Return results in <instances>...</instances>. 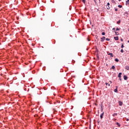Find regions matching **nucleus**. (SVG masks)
<instances>
[{"label":"nucleus","mask_w":129,"mask_h":129,"mask_svg":"<svg viewBox=\"0 0 129 129\" xmlns=\"http://www.w3.org/2000/svg\"><path fill=\"white\" fill-rule=\"evenodd\" d=\"M117 24H118V25H119V24H120V20L118 21Z\"/></svg>","instance_id":"nucleus-17"},{"label":"nucleus","mask_w":129,"mask_h":129,"mask_svg":"<svg viewBox=\"0 0 129 129\" xmlns=\"http://www.w3.org/2000/svg\"><path fill=\"white\" fill-rule=\"evenodd\" d=\"M105 40V37L104 36H103L102 38H101V42H103Z\"/></svg>","instance_id":"nucleus-1"},{"label":"nucleus","mask_w":129,"mask_h":129,"mask_svg":"<svg viewBox=\"0 0 129 129\" xmlns=\"http://www.w3.org/2000/svg\"><path fill=\"white\" fill-rule=\"evenodd\" d=\"M115 61L116 62H118V61H119V60L118 59H117V58H115Z\"/></svg>","instance_id":"nucleus-14"},{"label":"nucleus","mask_w":129,"mask_h":129,"mask_svg":"<svg viewBox=\"0 0 129 129\" xmlns=\"http://www.w3.org/2000/svg\"><path fill=\"white\" fill-rule=\"evenodd\" d=\"M125 69H126V70H129V67L128 66H126L125 67Z\"/></svg>","instance_id":"nucleus-10"},{"label":"nucleus","mask_w":129,"mask_h":129,"mask_svg":"<svg viewBox=\"0 0 129 129\" xmlns=\"http://www.w3.org/2000/svg\"><path fill=\"white\" fill-rule=\"evenodd\" d=\"M128 43H129V40L127 41Z\"/></svg>","instance_id":"nucleus-36"},{"label":"nucleus","mask_w":129,"mask_h":129,"mask_svg":"<svg viewBox=\"0 0 129 129\" xmlns=\"http://www.w3.org/2000/svg\"><path fill=\"white\" fill-rule=\"evenodd\" d=\"M102 36H104V35H105V32H102Z\"/></svg>","instance_id":"nucleus-22"},{"label":"nucleus","mask_w":129,"mask_h":129,"mask_svg":"<svg viewBox=\"0 0 129 129\" xmlns=\"http://www.w3.org/2000/svg\"><path fill=\"white\" fill-rule=\"evenodd\" d=\"M101 111H102V112L103 111V109H101Z\"/></svg>","instance_id":"nucleus-32"},{"label":"nucleus","mask_w":129,"mask_h":129,"mask_svg":"<svg viewBox=\"0 0 129 129\" xmlns=\"http://www.w3.org/2000/svg\"><path fill=\"white\" fill-rule=\"evenodd\" d=\"M114 92H117V88H116L114 90Z\"/></svg>","instance_id":"nucleus-20"},{"label":"nucleus","mask_w":129,"mask_h":129,"mask_svg":"<svg viewBox=\"0 0 129 129\" xmlns=\"http://www.w3.org/2000/svg\"><path fill=\"white\" fill-rule=\"evenodd\" d=\"M121 74H122L121 73H119L118 75V77L119 78H121Z\"/></svg>","instance_id":"nucleus-3"},{"label":"nucleus","mask_w":129,"mask_h":129,"mask_svg":"<svg viewBox=\"0 0 129 129\" xmlns=\"http://www.w3.org/2000/svg\"><path fill=\"white\" fill-rule=\"evenodd\" d=\"M109 82L110 84L112 83V82H111V81H109Z\"/></svg>","instance_id":"nucleus-31"},{"label":"nucleus","mask_w":129,"mask_h":129,"mask_svg":"<svg viewBox=\"0 0 129 129\" xmlns=\"http://www.w3.org/2000/svg\"><path fill=\"white\" fill-rule=\"evenodd\" d=\"M116 124H117V126H120V124H119V123L117 122Z\"/></svg>","instance_id":"nucleus-16"},{"label":"nucleus","mask_w":129,"mask_h":129,"mask_svg":"<svg viewBox=\"0 0 129 129\" xmlns=\"http://www.w3.org/2000/svg\"><path fill=\"white\" fill-rule=\"evenodd\" d=\"M112 30H113V31H114H114H115V28H113L112 29Z\"/></svg>","instance_id":"nucleus-28"},{"label":"nucleus","mask_w":129,"mask_h":129,"mask_svg":"<svg viewBox=\"0 0 129 129\" xmlns=\"http://www.w3.org/2000/svg\"><path fill=\"white\" fill-rule=\"evenodd\" d=\"M119 80H120V81H121V78H119Z\"/></svg>","instance_id":"nucleus-29"},{"label":"nucleus","mask_w":129,"mask_h":129,"mask_svg":"<svg viewBox=\"0 0 129 129\" xmlns=\"http://www.w3.org/2000/svg\"><path fill=\"white\" fill-rule=\"evenodd\" d=\"M106 41H110V39L108 38H106Z\"/></svg>","instance_id":"nucleus-19"},{"label":"nucleus","mask_w":129,"mask_h":129,"mask_svg":"<svg viewBox=\"0 0 129 129\" xmlns=\"http://www.w3.org/2000/svg\"><path fill=\"white\" fill-rule=\"evenodd\" d=\"M110 6V4H109V3H108L107 6Z\"/></svg>","instance_id":"nucleus-26"},{"label":"nucleus","mask_w":129,"mask_h":129,"mask_svg":"<svg viewBox=\"0 0 129 129\" xmlns=\"http://www.w3.org/2000/svg\"><path fill=\"white\" fill-rule=\"evenodd\" d=\"M119 30H120L119 28H117L116 29V30H115V31H116V32H117V31H119Z\"/></svg>","instance_id":"nucleus-18"},{"label":"nucleus","mask_w":129,"mask_h":129,"mask_svg":"<svg viewBox=\"0 0 129 129\" xmlns=\"http://www.w3.org/2000/svg\"><path fill=\"white\" fill-rule=\"evenodd\" d=\"M127 120V121H128V119H127V120Z\"/></svg>","instance_id":"nucleus-33"},{"label":"nucleus","mask_w":129,"mask_h":129,"mask_svg":"<svg viewBox=\"0 0 129 129\" xmlns=\"http://www.w3.org/2000/svg\"><path fill=\"white\" fill-rule=\"evenodd\" d=\"M124 80H127V77L126 76H123Z\"/></svg>","instance_id":"nucleus-6"},{"label":"nucleus","mask_w":129,"mask_h":129,"mask_svg":"<svg viewBox=\"0 0 129 129\" xmlns=\"http://www.w3.org/2000/svg\"><path fill=\"white\" fill-rule=\"evenodd\" d=\"M107 54H108V55H110V56L111 57H113V54H112V53H108V52H107Z\"/></svg>","instance_id":"nucleus-4"},{"label":"nucleus","mask_w":129,"mask_h":129,"mask_svg":"<svg viewBox=\"0 0 129 129\" xmlns=\"http://www.w3.org/2000/svg\"><path fill=\"white\" fill-rule=\"evenodd\" d=\"M111 69H115V67H114V66H112L111 67Z\"/></svg>","instance_id":"nucleus-15"},{"label":"nucleus","mask_w":129,"mask_h":129,"mask_svg":"<svg viewBox=\"0 0 129 129\" xmlns=\"http://www.w3.org/2000/svg\"><path fill=\"white\" fill-rule=\"evenodd\" d=\"M116 115H117V113H114L112 114V116H115Z\"/></svg>","instance_id":"nucleus-8"},{"label":"nucleus","mask_w":129,"mask_h":129,"mask_svg":"<svg viewBox=\"0 0 129 129\" xmlns=\"http://www.w3.org/2000/svg\"><path fill=\"white\" fill-rule=\"evenodd\" d=\"M115 12H117V11H118L117 9H115Z\"/></svg>","instance_id":"nucleus-30"},{"label":"nucleus","mask_w":129,"mask_h":129,"mask_svg":"<svg viewBox=\"0 0 129 129\" xmlns=\"http://www.w3.org/2000/svg\"><path fill=\"white\" fill-rule=\"evenodd\" d=\"M106 9H107V10H110V7H109V6H106Z\"/></svg>","instance_id":"nucleus-13"},{"label":"nucleus","mask_w":129,"mask_h":129,"mask_svg":"<svg viewBox=\"0 0 129 129\" xmlns=\"http://www.w3.org/2000/svg\"><path fill=\"white\" fill-rule=\"evenodd\" d=\"M82 1L83 3H84V4H85V2H86L85 0H82Z\"/></svg>","instance_id":"nucleus-25"},{"label":"nucleus","mask_w":129,"mask_h":129,"mask_svg":"<svg viewBox=\"0 0 129 129\" xmlns=\"http://www.w3.org/2000/svg\"><path fill=\"white\" fill-rule=\"evenodd\" d=\"M120 52H121V53H123V49H121L120 50Z\"/></svg>","instance_id":"nucleus-24"},{"label":"nucleus","mask_w":129,"mask_h":129,"mask_svg":"<svg viewBox=\"0 0 129 129\" xmlns=\"http://www.w3.org/2000/svg\"><path fill=\"white\" fill-rule=\"evenodd\" d=\"M118 103H119V105H120V106H121V105H122V102L119 101Z\"/></svg>","instance_id":"nucleus-7"},{"label":"nucleus","mask_w":129,"mask_h":129,"mask_svg":"<svg viewBox=\"0 0 129 129\" xmlns=\"http://www.w3.org/2000/svg\"><path fill=\"white\" fill-rule=\"evenodd\" d=\"M103 114H104V112H103V113H102L101 114H100V118H103Z\"/></svg>","instance_id":"nucleus-2"},{"label":"nucleus","mask_w":129,"mask_h":129,"mask_svg":"<svg viewBox=\"0 0 129 129\" xmlns=\"http://www.w3.org/2000/svg\"><path fill=\"white\" fill-rule=\"evenodd\" d=\"M120 41H121V42H123V39H122V38H121Z\"/></svg>","instance_id":"nucleus-27"},{"label":"nucleus","mask_w":129,"mask_h":129,"mask_svg":"<svg viewBox=\"0 0 129 129\" xmlns=\"http://www.w3.org/2000/svg\"><path fill=\"white\" fill-rule=\"evenodd\" d=\"M94 2H95L96 1H97V0H94Z\"/></svg>","instance_id":"nucleus-34"},{"label":"nucleus","mask_w":129,"mask_h":129,"mask_svg":"<svg viewBox=\"0 0 129 129\" xmlns=\"http://www.w3.org/2000/svg\"><path fill=\"white\" fill-rule=\"evenodd\" d=\"M114 39L115 41H118V36L114 37Z\"/></svg>","instance_id":"nucleus-5"},{"label":"nucleus","mask_w":129,"mask_h":129,"mask_svg":"<svg viewBox=\"0 0 129 129\" xmlns=\"http://www.w3.org/2000/svg\"><path fill=\"white\" fill-rule=\"evenodd\" d=\"M105 84H106V86H110V84H109L107 83H105Z\"/></svg>","instance_id":"nucleus-9"},{"label":"nucleus","mask_w":129,"mask_h":129,"mask_svg":"<svg viewBox=\"0 0 129 129\" xmlns=\"http://www.w3.org/2000/svg\"><path fill=\"white\" fill-rule=\"evenodd\" d=\"M118 8H122V6H121V5H118Z\"/></svg>","instance_id":"nucleus-21"},{"label":"nucleus","mask_w":129,"mask_h":129,"mask_svg":"<svg viewBox=\"0 0 129 129\" xmlns=\"http://www.w3.org/2000/svg\"><path fill=\"white\" fill-rule=\"evenodd\" d=\"M126 5H129V0H127V1H126Z\"/></svg>","instance_id":"nucleus-11"},{"label":"nucleus","mask_w":129,"mask_h":129,"mask_svg":"<svg viewBox=\"0 0 129 129\" xmlns=\"http://www.w3.org/2000/svg\"><path fill=\"white\" fill-rule=\"evenodd\" d=\"M128 31H129V29H128Z\"/></svg>","instance_id":"nucleus-37"},{"label":"nucleus","mask_w":129,"mask_h":129,"mask_svg":"<svg viewBox=\"0 0 129 129\" xmlns=\"http://www.w3.org/2000/svg\"><path fill=\"white\" fill-rule=\"evenodd\" d=\"M115 35H116V36H118V32H117V31H115Z\"/></svg>","instance_id":"nucleus-12"},{"label":"nucleus","mask_w":129,"mask_h":129,"mask_svg":"<svg viewBox=\"0 0 129 129\" xmlns=\"http://www.w3.org/2000/svg\"><path fill=\"white\" fill-rule=\"evenodd\" d=\"M123 47H124L123 44H122L121 46V48L122 49V48H123Z\"/></svg>","instance_id":"nucleus-23"},{"label":"nucleus","mask_w":129,"mask_h":129,"mask_svg":"<svg viewBox=\"0 0 129 129\" xmlns=\"http://www.w3.org/2000/svg\"><path fill=\"white\" fill-rule=\"evenodd\" d=\"M119 1V2H120V1H121V0H118Z\"/></svg>","instance_id":"nucleus-35"}]
</instances>
